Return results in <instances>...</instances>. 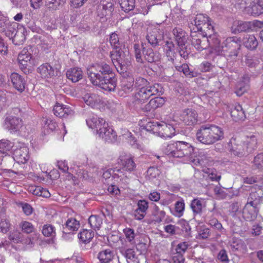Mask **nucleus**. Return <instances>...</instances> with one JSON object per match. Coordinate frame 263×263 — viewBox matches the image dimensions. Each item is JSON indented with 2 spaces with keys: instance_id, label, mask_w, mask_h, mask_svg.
<instances>
[{
  "instance_id": "f257e3e1",
  "label": "nucleus",
  "mask_w": 263,
  "mask_h": 263,
  "mask_svg": "<svg viewBox=\"0 0 263 263\" xmlns=\"http://www.w3.org/2000/svg\"><path fill=\"white\" fill-rule=\"evenodd\" d=\"M87 74L94 85L108 91L115 90L117 79L111 68L104 62L89 66L87 68Z\"/></svg>"
},
{
  "instance_id": "f03ea898",
  "label": "nucleus",
  "mask_w": 263,
  "mask_h": 263,
  "mask_svg": "<svg viewBox=\"0 0 263 263\" xmlns=\"http://www.w3.org/2000/svg\"><path fill=\"white\" fill-rule=\"evenodd\" d=\"M223 138L222 129L214 124L202 125L196 133V138L205 145L213 144Z\"/></svg>"
},
{
  "instance_id": "7ed1b4c3",
  "label": "nucleus",
  "mask_w": 263,
  "mask_h": 263,
  "mask_svg": "<svg viewBox=\"0 0 263 263\" xmlns=\"http://www.w3.org/2000/svg\"><path fill=\"white\" fill-rule=\"evenodd\" d=\"M232 155L242 157L252 153L256 148L257 141L254 135L247 136L243 140L234 138L231 140Z\"/></svg>"
},
{
  "instance_id": "20e7f679",
  "label": "nucleus",
  "mask_w": 263,
  "mask_h": 263,
  "mask_svg": "<svg viewBox=\"0 0 263 263\" xmlns=\"http://www.w3.org/2000/svg\"><path fill=\"white\" fill-rule=\"evenodd\" d=\"M163 88L158 83L150 84L148 83L144 87H141L134 96L135 104L144 103L153 96H161L163 93Z\"/></svg>"
},
{
  "instance_id": "39448f33",
  "label": "nucleus",
  "mask_w": 263,
  "mask_h": 263,
  "mask_svg": "<svg viewBox=\"0 0 263 263\" xmlns=\"http://www.w3.org/2000/svg\"><path fill=\"white\" fill-rule=\"evenodd\" d=\"M194 150L193 146L190 143L184 141H176V153H174L175 157H185L189 161L195 163L196 165L200 164V162L198 159L193 158L194 155Z\"/></svg>"
},
{
  "instance_id": "423d86ee",
  "label": "nucleus",
  "mask_w": 263,
  "mask_h": 263,
  "mask_svg": "<svg viewBox=\"0 0 263 263\" xmlns=\"http://www.w3.org/2000/svg\"><path fill=\"white\" fill-rule=\"evenodd\" d=\"M194 25L197 32L205 33V35L211 37L214 33V27L211 23L210 18L205 14H198L196 15L194 20Z\"/></svg>"
},
{
  "instance_id": "0eeeda50",
  "label": "nucleus",
  "mask_w": 263,
  "mask_h": 263,
  "mask_svg": "<svg viewBox=\"0 0 263 263\" xmlns=\"http://www.w3.org/2000/svg\"><path fill=\"white\" fill-rule=\"evenodd\" d=\"M194 31L191 32V42L192 45L198 50L202 51L206 49L210 46L208 37L209 35H205V33L197 32L195 28Z\"/></svg>"
},
{
  "instance_id": "6e6552de",
  "label": "nucleus",
  "mask_w": 263,
  "mask_h": 263,
  "mask_svg": "<svg viewBox=\"0 0 263 263\" xmlns=\"http://www.w3.org/2000/svg\"><path fill=\"white\" fill-rule=\"evenodd\" d=\"M118 163L124 171L132 172L136 170V164L130 154H121L118 158Z\"/></svg>"
},
{
  "instance_id": "1a4fd4ad",
  "label": "nucleus",
  "mask_w": 263,
  "mask_h": 263,
  "mask_svg": "<svg viewBox=\"0 0 263 263\" xmlns=\"http://www.w3.org/2000/svg\"><path fill=\"white\" fill-rule=\"evenodd\" d=\"M5 126L11 133H15L22 127V120L16 117L8 116L5 120Z\"/></svg>"
},
{
  "instance_id": "9d476101",
  "label": "nucleus",
  "mask_w": 263,
  "mask_h": 263,
  "mask_svg": "<svg viewBox=\"0 0 263 263\" xmlns=\"http://www.w3.org/2000/svg\"><path fill=\"white\" fill-rule=\"evenodd\" d=\"M97 134L99 135L100 138L104 139L108 142L115 141L117 138L116 133L112 128L109 127L107 123V125H104L102 128L100 129V131L98 132Z\"/></svg>"
},
{
  "instance_id": "9b49d317",
  "label": "nucleus",
  "mask_w": 263,
  "mask_h": 263,
  "mask_svg": "<svg viewBox=\"0 0 263 263\" xmlns=\"http://www.w3.org/2000/svg\"><path fill=\"white\" fill-rule=\"evenodd\" d=\"M110 52V57L113 64L115 65L117 70L121 73L126 71L127 67L125 65H123L121 62V52L120 48L118 49H114Z\"/></svg>"
},
{
  "instance_id": "f8f14e48",
  "label": "nucleus",
  "mask_w": 263,
  "mask_h": 263,
  "mask_svg": "<svg viewBox=\"0 0 263 263\" xmlns=\"http://www.w3.org/2000/svg\"><path fill=\"white\" fill-rule=\"evenodd\" d=\"M197 114L192 109H184L180 115L181 120L186 125H192L197 121Z\"/></svg>"
},
{
  "instance_id": "ddd939ff",
  "label": "nucleus",
  "mask_w": 263,
  "mask_h": 263,
  "mask_svg": "<svg viewBox=\"0 0 263 263\" xmlns=\"http://www.w3.org/2000/svg\"><path fill=\"white\" fill-rule=\"evenodd\" d=\"M190 206L195 219L196 216H201L203 212V210L205 206L204 199L200 198H194L191 201Z\"/></svg>"
},
{
  "instance_id": "4468645a",
  "label": "nucleus",
  "mask_w": 263,
  "mask_h": 263,
  "mask_svg": "<svg viewBox=\"0 0 263 263\" xmlns=\"http://www.w3.org/2000/svg\"><path fill=\"white\" fill-rule=\"evenodd\" d=\"M258 212V206L246 204L242 212L243 217L247 221H254L257 218Z\"/></svg>"
},
{
  "instance_id": "2eb2a0df",
  "label": "nucleus",
  "mask_w": 263,
  "mask_h": 263,
  "mask_svg": "<svg viewBox=\"0 0 263 263\" xmlns=\"http://www.w3.org/2000/svg\"><path fill=\"white\" fill-rule=\"evenodd\" d=\"M87 125L89 128L96 130L97 133L100 131L104 125H107V123L102 119L98 117L96 115H92L86 120Z\"/></svg>"
},
{
  "instance_id": "dca6fc26",
  "label": "nucleus",
  "mask_w": 263,
  "mask_h": 263,
  "mask_svg": "<svg viewBox=\"0 0 263 263\" xmlns=\"http://www.w3.org/2000/svg\"><path fill=\"white\" fill-rule=\"evenodd\" d=\"M13 158L18 163H26L29 158L28 148L23 146L16 149L13 153Z\"/></svg>"
},
{
  "instance_id": "f3484780",
  "label": "nucleus",
  "mask_w": 263,
  "mask_h": 263,
  "mask_svg": "<svg viewBox=\"0 0 263 263\" xmlns=\"http://www.w3.org/2000/svg\"><path fill=\"white\" fill-rule=\"evenodd\" d=\"M83 99L85 103L92 108L98 107L103 102L102 98L95 93H87L84 96Z\"/></svg>"
},
{
  "instance_id": "a211bd4d",
  "label": "nucleus",
  "mask_w": 263,
  "mask_h": 263,
  "mask_svg": "<svg viewBox=\"0 0 263 263\" xmlns=\"http://www.w3.org/2000/svg\"><path fill=\"white\" fill-rule=\"evenodd\" d=\"M146 38L152 46L156 47L159 45V43L161 41L162 36L157 28H149L147 29V34Z\"/></svg>"
},
{
  "instance_id": "6ab92c4d",
  "label": "nucleus",
  "mask_w": 263,
  "mask_h": 263,
  "mask_svg": "<svg viewBox=\"0 0 263 263\" xmlns=\"http://www.w3.org/2000/svg\"><path fill=\"white\" fill-rule=\"evenodd\" d=\"M159 129L157 134L158 136L163 138H171L175 135V128L171 124L162 122L159 123Z\"/></svg>"
},
{
  "instance_id": "aec40b11",
  "label": "nucleus",
  "mask_w": 263,
  "mask_h": 263,
  "mask_svg": "<svg viewBox=\"0 0 263 263\" xmlns=\"http://www.w3.org/2000/svg\"><path fill=\"white\" fill-rule=\"evenodd\" d=\"M31 54L29 52L28 48H24L19 53L18 61L22 68H27L31 64Z\"/></svg>"
},
{
  "instance_id": "412c9836",
  "label": "nucleus",
  "mask_w": 263,
  "mask_h": 263,
  "mask_svg": "<svg viewBox=\"0 0 263 263\" xmlns=\"http://www.w3.org/2000/svg\"><path fill=\"white\" fill-rule=\"evenodd\" d=\"M137 208L135 211V218L136 220H142L145 216L148 208V202L145 200H139L137 202Z\"/></svg>"
},
{
  "instance_id": "4be33fe9",
  "label": "nucleus",
  "mask_w": 263,
  "mask_h": 263,
  "mask_svg": "<svg viewBox=\"0 0 263 263\" xmlns=\"http://www.w3.org/2000/svg\"><path fill=\"white\" fill-rule=\"evenodd\" d=\"M10 81L13 86L19 92H22L25 90L26 81L22 76L13 72L10 75Z\"/></svg>"
},
{
  "instance_id": "5701e85b",
  "label": "nucleus",
  "mask_w": 263,
  "mask_h": 263,
  "mask_svg": "<svg viewBox=\"0 0 263 263\" xmlns=\"http://www.w3.org/2000/svg\"><path fill=\"white\" fill-rule=\"evenodd\" d=\"M257 24L251 22L238 21L236 27H232V30L234 33L241 32H249L253 29Z\"/></svg>"
},
{
  "instance_id": "b1692460",
  "label": "nucleus",
  "mask_w": 263,
  "mask_h": 263,
  "mask_svg": "<svg viewBox=\"0 0 263 263\" xmlns=\"http://www.w3.org/2000/svg\"><path fill=\"white\" fill-rule=\"evenodd\" d=\"M229 108L233 120L238 121L243 120L245 118L244 111L241 106L239 104H235L229 106Z\"/></svg>"
},
{
  "instance_id": "393cba45",
  "label": "nucleus",
  "mask_w": 263,
  "mask_h": 263,
  "mask_svg": "<svg viewBox=\"0 0 263 263\" xmlns=\"http://www.w3.org/2000/svg\"><path fill=\"white\" fill-rule=\"evenodd\" d=\"M164 102L165 100L163 98L155 97L151 99L147 104L141 108L144 111L149 112L162 106L164 104Z\"/></svg>"
},
{
  "instance_id": "a878e982",
  "label": "nucleus",
  "mask_w": 263,
  "mask_h": 263,
  "mask_svg": "<svg viewBox=\"0 0 263 263\" xmlns=\"http://www.w3.org/2000/svg\"><path fill=\"white\" fill-rule=\"evenodd\" d=\"M53 111L56 116L60 118H66L73 113V110L70 107L64 106L59 103H57L54 105Z\"/></svg>"
},
{
  "instance_id": "bb28decb",
  "label": "nucleus",
  "mask_w": 263,
  "mask_h": 263,
  "mask_svg": "<svg viewBox=\"0 0 263 263\" xmlns=\"http://www.w3.org/2000/svg\"><path fill=\"white\" fill-rule=\"evenodd\" d=\"M249 8L248 13L253 16L263 14V0H253Z\"/></svg>"
},
{
  "instance_id": "cd10ccee",
  "label": "nucleus",
  "mask_w": 263,
  "mask_h": 263,
  "mask_svg": "<svg viewBox=\"0 0 263 263\" xmlns=\"http://www.w3.org/2000/svg\"><path fill=\"white\" fill-rule=\"evenodd\" d=\"M143 59L150 63L157 62L161 59L160 53L154 52L151 48L143 47Z\"/></svg>"
},
{
  "instance_id": "c85d7f7f",
  "label": "nucleus",
  "mask_w": 263,
  "mask_h": 263,
  "mask_svg": "<svg viewBox=\"0 0 263 263\" xmlns=\"http://www.w3.org/2000/svg\"><path fill=\"white\" fill-rule=\"evenodd\" d=\"M37 72L44 78H51L55 76L54 69L48 63L40 66L37 68Z\"/></svg>"
},
{
  "instance_id": "c756f323",
  "label": "nucleus",
  "mask_w": 263,
  "mask_h": 263,
  "mask_svg": "<svg viewBox=\"0 0 263 263\" xmlns=\"http://www.w3.org/2000/svg\"><path fill=\"white\" fill-rule=\"evenodd\" d=\"M83 71L79 68H73L68 70L66 72V77L72 82H78L83 78Z\"/></svg>"
},
{
  "instance_id": "7c9ffc66",
  "label": "nucleus",
  "mask_w": 263,
  "mask_h": 263,
  "mask_svg": "<svg viewBox=\"0 0 263 263\" xmlns=\"http://www.w3.org/2000/svg\"><path fill=\"white\" fill-rule=\"evenodd\" d=\"M114 256V252L111 249L103 250L98 254V258L101 263L109 262L112 260Z\"/></svg>"
},
{
  "instance_id": "2f4dec72",
  "label": "nucleus",
  "mask_w": 263,
  "mask_h": 263,
  "mask_svg": "<svg viewBox=\"0 0 263 263\" xmlns=\"http://www.w3.org/2000/svg\"><path fill=\"white\" fill-rule=\"evenodd\" d=\"M80 227V223L74 218L68 219L64 227V232L65 233H70L73 231H77Z\"/></svg>"
},
{
  "instance_id": "473e14b6",
  "label": "nucleus",
  "mask_w": 263,
  "mask_h": 263,
  "mask_svg": "<svg viewBox=\"0 0 263 263\" xmlns=\"http://www.w3.org/2000/svg\"><path fill=\"white\" fill-rule=\"evenodd\" d=\"M243 44L248 49H255L257 45L258 42L256 37L252 35H246L243 38Z\"/></svg>"
},
{
  "instance_id": "72a5a7b5",
  "label": "nucleus",
  "mask_w": 263,
  "mask_h": 263,
  "mask_svg": "<svg viewBox=\"0 0 263 263\" xmlns=\"http://www.w3.org/2000/svg\"><path fill=\"white\" fill-rule=\"evenodd\" d=\"M173 34L175 37V41L177 44H183L186 43L187 37L185 32L181 28H175L173 30Z\"/></svg>"
},
{
  "instance_id": "f704fd0d",
  "label": "nucleus",
  "mask_w": 263,
  "mask_h": 263,
  "mask_svg": "<svg viewBox=\"0 0 263 263\" xmlns=\"http://www.w3.org/2000/svg\"><path fill=\"white\" fill-rule=\"evenodd\" d=\"M94 236V232L92 230H83L78 234V238L83 242L88 243L90 241Z\"/></svg>"
},
{
  "instance_id": "c9c22d12",
  "label": "nucleus",
  "mask_w": 263,
  "mask_h": 263,
  "mask_svg": "<svg viewBox=\"0 0 263 263\" xmlns=\"http://www.w3.org/2000/svg\"><path fill=\"white\" fill-rule=\"evenodd\" d=\"M175 68L178 71L182 72L186 76L189 78L196 77L198 76L197 72L191 71L189 66L186 64L181 65H175Z\"/></svg>"
},
{
  "instance_id": "e433bc0d",
  "label": "nucleus",
  "mask_w": 263,
  "mask_h": 263,
  "mask_svg": "<svg viewBox=\"0 0 263 263\" xmlns=\"http://www.w3.org/2000/svg\"><path fill=\"white\" fill-rule=\"evenodd\" d=\"M102 5L103 10L104 11L103 14L105 16L111 15L114 10L113 0H102Z\"/></svg>"
},
{
  "instance_id": "4c0bfd02",
  "label": "nucleus",
  "mask_w": 263,
  "mask_h": 263,
  "mask_svg": "<svg viewBox=\"0 0 263 263\" xmlns=\"http://www.w3.org/2000/svg\"><path fill=\"white\" fill-rule=\"evenodd\" d=\"M65 2V0H45V6L49 10L54 11Z\"/></svg>"
},
{
  "instance_id": "58836bf2",
  "label": "nucleus",
  "mask_w": 263,
  "mask_h": 263,
  "mask_svg": "<svg viewBox=\"0 0 263 263\" xmlns=\"http://www.w3.org/2000/svg\"><path fill=\"white\" fill-rule=\"evenodd\" d=\"M88 222L92 229L99 230L102 224V219L97 215H91L88 219Z\"/></svg>"
},
{
  "instance_id": "ea45409f",
  "label": "nucleus",
  "mask_w": 263,
  "mask_h": 263,
  "mask_svg": "<svg viewBox=\"0 0 263 263\" xmlns=\"http://www.w3.org/2000/svg\"><path fill=\"white\" fill-rule=\"evenodd\" d=\"M261 200V197L256 192H251L248 198L246 204L258 206Z\"/></svg>"
},
{
  "instance_id": "a19ab883",
  "label": "nucleus",
  "mask_w": 263,
  "mask_h": 263,
  "mask_svg": "<svg viewBox=\"0 0 263 263\" xmlns=\"http://www.w3.org/2000/svg\"><path fill=\"white\" fill-rule=\"evenodd\" d=\"M120 252L126 258L127 263L134 261L137 258L133 249H122Z\"/></svg>"
},
{
  "instance_id": "79ce46f5",
  "label": "nucleus",
  "mask_w": 263,
  "mask_h": 263,
  "mask_svg": "<svg viewBox=\"0 0 263 263\" xmlns=\"http://www.w3.org/2000/svg\"><path fill=\"white\" fill-rule=\"evenodd\" d=\"M143 47H145L143 43H142L141 45L138 44H135L134 45L136 61L140 63H143Z\"/></svg>"
},
{
  "instance_id": "37998d69",
  "label": "nucleus",
  "mask_w": 263,
  "mask_h": 263,
  "mask_svg": "<svg viewBox=\"0 0 263 263\" xmlns=\"http://www.w3.org/2000/svg\"><path fill=\"white\" fill-rule=\"evenodd\" d=\"M121 7L124 11L128 12L135 8V0H120Z\"/></svg>"
},
{
  "instance_id": "c03bdc74",
  "label": "nucleus",
  "mask_w": 263,
  "mask_h": 263,
  "mask_svg": "<svg viewBox=\"0 0 263 263\" xmlns=\"http://www.w3.org/2000/svg\"><path fill=\"white\" fill-rule=\"evenodd\" d=\"M121 171L120 169L118 168H114V169H109L106 171H105L103 175V178L105 179H108L111 176H112L113 178H119L121 177L122 176L120 175V174H121Z\"/></svg>"
},
{
  "instance_id": "a18cd8bd",
  "label": "nucleus",
  "mask_w": 263,
  "mask_h": 263,
  "mask_svg": "<svg viewBox=\"0 0 263 263\" xmlns=\"http://www.w3.org/2000/svg\"><path fill=\"white\" fill-rule=\"evenodd\" d=\"M243 79L245 83H239L236 87L235 93L236 95L239 97L241 96L248 89V85H247V83L249 82V79L247 77L243 78Z\"/></svg>"
},
{
  "instance_id": "49530a36",
  "label": "nucleus",
  "mask_w": 263,
  "mask_h": 263,
  "mask_svg": "<svg viewBox=\"0 0 263 263\" xmlns=\"http://www.w3.org/2000/svg\"><path fill=\"white\" fill-rule=\"evenodd\" d=\"M109 42L114 49H118L121 47L119 35L116 33H112L110 35Z\"/></svg>"
},
{
  "instance_id": "de8ad7c7",
  "label": "nucleus",
  "mask_w": 263,
  "mask_h": 263,
  "mask_svg": "<svg viewBox=\"0 0 263 263\" xmlns=\"http://www.w3.org/2000/svg\"><path fill=\"white\" fill-rule=\"evenodd\" d=\"M159 123L158 122H149L144 126V129L149 133L157 134L158 130L159 128Z\"/></svg>"
},
{
  "instance_id": "09e8293b",
  "label": "nucleus",
  "mask_w": 263,
  "mask_h": 263,
  "mask_svg": "<svg viewBox=\"0 0 263 263\" xmlns=\"http://www.w3.org/2000/svg\"><path fill=\"white\" fill-rule=\"evenodd\" d=\"M123 232L125 235L126 239L132 244L135 243V238L136 234L134 230L131 228H125L123 230Z\"/></svg>"
},
{
  "instance_id": "8fccbe9b",
  "label": "nucleus",
  "mask_w": 263,
  "mask_h": 263,
  "mask_svg": "<svg viewBox=\"0 0 263 263\" xmlns=\"http://www.w3.org/2000/svg\"><path fill=\"white\" fill-rule=\"evenodd\" d=\"M42 233L46 237L54 236L55 234L54 227L49 224H45L43 227Z\"/></svg>"
},
{
  "instance_id": "3c124183",
  "label": "nucleus",
  "mask_w": 263,
  "mask_h": 263,
  "mask_svg": "<svg viewBox=\"0 0 263 263\" xmlns=\"http://www.w3.org/2000/svg\"><path fill=\"white\" fill-rule=\"evenodd\" d=\"M161 172L157 167H151L147 171V176L150 179L159 178Z\"/></svg>"
},
{
  "instance_id": "603ef678",
  "label": "nucleus",
  "mask_w": 263,
  "mask_h": 263,
  "mask_svg": "<svg viewBox=\"0 0 263 263\" xmlns=\"http://www.w3.org/2000/svg\"><path fill=\"white\" fill-rule=\"evenodd\" d=\"M35 190V192H34V195L45 198H48L50 196V193L46 189H44L40 186H36Z\"/></svg>"
},
{
  "instance_id": "864d4df0",
  "label": "nucleus",
  "mask_w": 263,
  "mask_h": 263,
  "mask_svg": "<svg viewBox=\"0 0 263 263\" xmlns=\"http://www.w3.org/2000/svg\"><path fill=\"white\" fill-rule=\"evenodd\" d=\"M9 102L8 95L5 90H0V110L6 106Z\"/></svg>"
},
{
  "instance_id": "5fc2aeb1",
  "label": "nucleus",
  "mask_w": 263,
  "mask_h": 263,
  "mask_svg": "<svg viewBox=\"0 0 263 263\" xmlns=\"http://www.w3.org/2000/svg\"><path fill=\"white\" fill-rule=\"evenodd\" d=\"M22 230L23 232L29 234L31 233L34 231V228L33 226L30 222L28 221H23L21 222L20 225Z\"/></svg>"
},
{
  "instance_id": "6e6d98bb",
  "label": "nucleus",
  "mask_w": 263,
  "mask_h": 263,
  "mask_svg": "<svg viewBox=\"0 0 263 263\" xmlns=\"http://www.w3.org/2000/svg\"><path fill=\"white\" fill-rule=\"evenodd\" d=\"M247 1L248 0H235V7L241 11L246 10L248 13V10L250 7H247Z\"/></svg>"
},
{
  "instance_id": "4d7b16f0",
  "label": "nucleus",
  "mask_w": 263,
  "mask_h": 263,
  "mask_svg": "<svg viewBox=\"0 0 263 263\" xmlns=\"http://www.w3.org/2000/svg\"><path fill=\"white\" fill-rule=\"evenodd\" d=\"M25 40V35L20 31H17L13 35V42L15 45L22 44Z\"/></svg>"
},
{
  "instance_id": "13d9d810",
  "label": "nucleus",
  "mask_w": 263,
  "mask_h": 263,
  "mask_svg": "<svg viewBox=\"0 0 263 263\" xmlns=\"http://www.w3.org/2000/svg\"><path fill=\"white\" fill-rule=\"evenodd\" d=\"M214 193L215 198L218 199H224L227 196V193L224 192L223 189L218 186H216L214 187Z\"/></svg>"
},
{
  "instance_id": "bf43d9fd",
  "label": "nucleus",
  "mask_w": 263,
  "mask_h": 263,
  "mask_svg": "<svg viewBox=\"0 0 263 263\" xmlns=\"http://www.w3.org/2000/svg\"><path fill=\"white\" fill-rule=\"evenodd\" d=\"M185 204L183 201H177L175 203V212L176 215L178 217H181L183 214L184 210Z\"/></svg>"
},
{
  "instance_id": "052dcab7",
  "label": "nucleus",
  "mask_w": 263,
  "mask_h": 263,
  "mask_svg": "<svg viewBox=\"0 0 263 263\" xmlns=\"http://www.w3.org/2000/svg\"><path fill=\"white\" fill-rule=\"evenodd\" d=\"M246 62L247 65L250 68H255L260 63L259 60L257 57H248Z\"/></svg>"
},
{
  "instance_id": "680f3d73",
  "label": "nucleus",
  "mask_w": 263,
  "mask_h": 263,
  "mask_svg": "<svg viewBox=\"0 0 263 263\" xmlns=\"http://www.w3.org/2000/svg\"><path fill=\"white\" fill-rule=\"evenodd\" d=\"M253 163L256 168H263V153L258 154L254 157Z\"/></svg>"
},
{
  "instance_id": "e2e57ef3",
  "label": "nucleus",
  "mask_w": 263,
  "mask_h": 263,
  "mask_svg": "<svg viewBox=\"0 0 263 263\" xmlns=\"http://www.w3.org/2000/svg\"><path fill=\"white\" fill-rule=\"evenodd\" d=\"M164 152L166 155L175 157L174 153H176V142L168 144L165 148Z\"/></svg>"
},
{
  "instance_id": "0e129e2a",
  "label": "nucleus",
  "mask_w": 263,
  "mask_h": 263,
  "mask_svg": "<svg viewBox=\"0 0 263 263\" xmlns=\"http://www.w3.org/2000/svg\"><path fill=\"white\" fill-rule=\"evenodd\" d=\"M185 44V43H183V44L181 45L178 44V52H179L180 55L184 59L187 58L189 54V51L187 50Z\"/></svg>"
},
{
  "instance_id": "69168bd1",
  "label": "nucleus",
  "mask_w": 263,
  "mask_h": 263,
  "mask_svg": "<svg viewBox=\"0 0 263 263\" xmlns=\"http://www.w3.org/2000/svg\"><path fill=\"white\" fill-rule=\"evenodd\" d=\"M231 249L233 251H241L245 250L246 248V246L244 242L241 240L237 242H234L231 245Z\"/></svg>"
},
{
  "instance_id": "338daca9",
  "label": "nucleus",
  "mask_w": 263,
  "mask_h": 263,
  "mask_svg": "<svg viewBox=\"0 0 263 263\" xmlns=\"http://www.w3.org/2000/svg\"><path fill=\"white\" fill-rule=\"evenodd\" d=\"M11 147V144L8 142L0 141V155L6 153Z\"/></svg>"
},
{
  "instance_id": "774afa93",
  "label": "nucleus",
  "mask_w": 263,
  "mask_h": 263,
  "mask_svg": "<svg viewBox=\"0 0 263 263\" xmlns=\"http://www.w3.org/2000/svg\"><path fill=\"white\" fill-rule=\"evenodd\" d=\"M133 90V85L131 82L123 81L121 86V91H124L126 93L132 92Z\"/></svg>"
}]
</instances>
